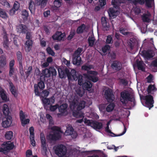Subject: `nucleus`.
<instances>
[{"label":"nucleus","mask_w":157,"mask_h":157,"mask_svg":"<svg viewBox=\"0 0 157 157\" xmlns=\"http://www.w3.org/2000/svg\"><path fill=\"white\" fill-rule=\"evenodd\" d=\"M16 56L19 62V65L22 64V56L21 52L18 51L16 53Z\"/></svg>","instance_id":"f704fd0d"},{"label":"nucleus","mask_w":157,"mask_h":157,"mask_svg":"<svg viewBox=\"0 0 157 157\" xmlns=\"http://www.w3.org/2000/svg\"><path fill=\"white\" fill-rule=\"evenodd\" d=\"M17 32L20 33L25 34L28 31V27L25 25L20 24L16 26Z\"/></svg>","instance_id":"4468645a"},{"label":"nucleus","mask_w":157,"mask_h":157,"mask_svg":"<svg viewBox=\"0 0 157 157\" xmlns=\"http://www.w3.org/2000/svg\"><path fill=\"white\" fill-rule=\"evenodd\" d=\"M58 72L59 77L60 78H63L66 75H67L68 79L69 80L71 79V75L69 70L67 69H66L64 70H63L61 68H59L58 69Z\"/></svg>","instance_id":"6e6552de"},{"label":"nucleus","mask_w":157,"mask_h":157,"mask_svg":"<svg viewBox=\"0 0 157 157\" xmlns=\"http://www.w3.org/2000/svg\"><path fill=\"white\" fill-rule=\"evenodd\" d=\"M83 76H82L80 75H78V84L81 86H82V84H83V79L82 78Z\"/></svg>","instance_id":"3c124183"},{"label":"nucleus","mask_w":157,"mask_h":157,"mask_svg":"<svg viewBox=\"0 0 157 157\" xmlns=\"http://www.w3.org/2000/svg\"><path fill=\"white\" fill-rule=\"evenodd\" d=\"M137 66L139 70L144 71V68L143 66V62L142 61H136Z\"/></svg>","instance_id":"79ce46f5"},{"label":"nucleus","mask_w":157,"mask_h":157,"mask_svg":"<svg viewBox=\"0 0 157 157\" xmlns=\"http://www.w3.org/2000/svg\"><path fill=\"white\" fill-rule=\"evenodd\" d=\"M110 48V46L106 44L102 48V50L103 52L105 53L108 50H109Z\"/></svg>","instance_id":"bf43d9fd"},{"label":"nucleus","mask_w":157,"mask_h":157,"mask_svg":"<svg viewBox=\"0 0 157 157\" xmlns=\"http://www.w3.org/2000/svg\"><path fill=\"white\" fill-rule=\"evenodd\" d=\"M65 36V34L64 33H56L52 36V38L53 40L60 41L64 40Z\"/></svg>","instance_id":"6ab92c4d"},{"label":"nucleus","mask_w":157,"mask_h":157,"mask_svg":"<svg viewBox=\"0 0 157 157\" xmlns=\"http://www.w3.org/2000/svg\"><path fill=\"white\" fill-rule=\"evenodd\" d=\"M67 105L66 103L60 105L58 108L59 112L63 115L67 114Z\"/></svg>","instance_id":"b1692460"},{"label":"nucleus","mask_w":157,"mask_h":157,"mask_svg":"<svg viewBox=\"0 0 157 157\" xmlns=\"http://www.w3.org/2000/svg\"><path fill=\"white\" fill-rule=\"evenodd\" d=\"M157 89L155 85L150 84L148 86L147 89V91L148 94H150L151 93V91H155Z\"/></svg>","instance_id":"4c0bfd02"},{"label":"nucleus","mask_w":157,"mask_h":157,"mask_svg":"<svg viewBox=\"0 0 157 157\" xmlns=\"http://www.w3.org/2000/svg\"><path fill=\"white\" fill-rule=\"evenodd\" d=\"M42 101L44 104V107L46 109L48 105H50L51 104L55 102V100L53 97H51L49 98L43 97L42 98Z\"/></svg>","instance_id":"9b49d317"},{"label":"nucleus","mask_w":157,"mask_h":157,"mask_svg":"<svg viewBox=\"0 0 157 157\" xmlns=\"http://www.w3.org/2000/svg\"><path fill=\"white\" fill-rule=\"evenodd\" d=\"M78 104L71 102L70 103V107L72 110L74 111L75 110L76 107L77 106Z\"/></svg>","instance_id":"5fc2aeb1"},{"label":"nucleus","mask_w":157,"mask_h":157,"mask_svg":"<svg viewBox=\"0 0 157 157\" xmlns=\"http://www.w3.org/2000/svg\"><path fill=\"white\" fill-rule=\"evenodd\" d=\"M47 52L49 54L52 56H54L55 53L52 48L50 47H48L46 49Z\"/></svg>","instance_id":"6e6d98bb"},{"label":"nucleus","mask_w":157,"mask_h":157,"mask_svg":"<svg viewBox=\"0 0 157 157\" xmlns=\"http://www.w3.org/2000/svg\"><path fill=\"white\" fill-rule=\"evenodd\" d=\"M93 85L91 82L88 81H86L82 85V88L84 90H89Z\"/></svg>","instance_id":"a878e982"},{"label":"nucleus","mask_w":157,"mask_h":157,"mask_svg":"<svg viewBox=\"0 0 157 157\" xmlns=\"http://www.w3.org/2000/svg\"><path fill=\"white\" fill-rule=\"evenodd\" d=\"M26 39L28 40L26 41L25 44L26 47L28 48V51L29 52L31 50V47L33 45V41L32 33L27 31L26 33Z\"/></svg>","instance_id":"423d86ee"},{"label":"nucleus","mask_w":157,"mask_h":157,"mask_svg":"<svg viewBox=\"0 0 157 157\" xmlns=\"http://www.w3.org/2000/svg\"><path fill=\"white\" fill-rule=\"evenodd\" d=\"M52 132L47 136L48 138L52 141H56L61 137L60 132L61 128L57 126H54L52 128Z\"/></svg>","instance_id":"f03ea898"},{"label":"nucleus","mask_w":157,"mask_h":157,"mask_svg":"<svg viewBox=\"0 0 157 157\" xmlns=\"http://www.w3.org/2000/svg\"><path fill=\"white\" fill-rule=\"evenodd\" d=\"M0 17L4 19H6L9 17L6 12L1 8H0Z\"/></svg>","instance_id":"72a5a7b5"},{"label":"nucleus","mask_w":157,"mask_h":157,"mask_svg":"<svg viewBox=\"0 0 157 157\" xmlns=\"http://www.w3.org/2000/svg\"><path fill=\"white\" fill-rule=\"evenodd\" d=\"M81 61L82 59L80 56L73 54L72 62L74 64L77 66L80 65Z\"/></svg>","instance_id":"4be33fe9"},{"label":"nucleus","mask_w":157,"mask_h":157,"mask_svg":"<svg viewBox=\"0 0 157 157\" xmlns=\"http://www.w3.org/2000/svg\"><path fill=\"white\" fill-rule=\"evenodd\" d=\"M29 8L31 13L34 14L35 10V4L32 0H30L29 2Z\"/></svg>","instance_id":"bb28decb"},{"label":"nucleus","mask_w":157,"mask_h":157,"mask_svg":"<svg viewBox=\"0 0 157 157\" xmlns=\"http://www.w3.org/2000/svg\"><path fill=\"white\" fill-rule=\"evenodd\" d=\"M26 115L24 114L23 111L22 110H20V111L19 116L20 120H22L25 119Z\"/></svg>","instance_id":"338daca9"},{"label":"nucleus","mask_w":157,"mask_h":157,"mask_svg":"<svg viewBox=\"0 0 157 157\" xmlns=\"http://www.w3.org/2000/svg\"><path fill=\"white\" fill-rule=\"evenodd\" d=\"M95 39L94 37L89 36L88 39V42L89 46L93 47L94 45Z\"/></svg>","instance_id":"a18cd8bd"},{"label":"nucleus","mask_w":157,"mask_h":157,"mask_svg":"<svg viewBox=\"0 0 157 157\" xmlns=\"http://www.w3.org/2000/svg\"><path fill=\"white\" fill-rule=\"evenodd\" d=\"M154 55L153 51L148 50L146 51L145 54V56L147 58L149 59L152 58Z\"/></svg>","instance_id":"a19ab883"},{"label":"nucleus","mask_w":157,"mask_h":157,"mask_svg":"<svg viewBox=\"0 0 157 157\" xmlns=\"http://www.w3.org/2000/svg\"><path fill=\"white\" fill-rule=\"evenodd\" d=\"M50 73L52 76H56L57 75V72L56 69L53 67L50 68Z\"/></svg>","instance_id":"680f3d73"},{"label":"nucleus","mask_w":157,"mask_h":157,"mask_svg":"<svg viewBox=\"0 0 157 157\" xmlns=\"http://www.w3.org/2000/svg\"><path fill=\"white\" fill-rule=\"evenodd\" d=\"M50 71V68L49 69L46 68L43 70L42 73L44 76V78H48L50 76L51 73Z\"/></svg>","instance_id":"e433bc0d"},{"label":"nucleus","mask_w":157,"mask_h":157,"mask_svg":"<svg viewBox=\"0 0 157 157\" xmlns=\"http://www.w3.org/2000/svg\"><path fill=\"white\" fill-rule=\"evenodd\" d=\"M124 130L123 132L122 133H121L119 134H118L117 135H116V134H114L111 131V132H110L109 133L111 134V136H120L122 135H123L124 133H125L126 132V127H125V126L124 125Z\"/></svg>","instance_id":"603ef678"},{"label":"nucleus","mask_w":157,"mask_h":157,"mask_svg":"<svg viewBox=\"0 0 157 157\" xmlns=\"http://www.w3.org/2000/svg\"><path fill=\"white\" fill-rule=\"evenodd\" d=\"M71 75V79L69 80H74L77 81L78 80V75H77L75 71L74 70H71V72H70Z\"/></svg>","instance_id":"2f4dec72"},{"label":"nucleus","mask_w":157,"mask_h":157,"mask_svg":"<svg viewBox=\"0 0 157 157\" xmlns=\"http://www.w3.org/2000/svg\"><path fill=\"white\" fill-rule=\"evenodd\" d=\"M132 2L135 5H136L138 4L143 5L145 3V0H133Z\"/></svg>","instance_id":"de8ad7c7"},{"label":"nucleus","mask_w":157,"mask_h":157,"mask_svg":"<svg viewBox=\"0 0 157 157\" xmlns=\"http://www.w3.org/2000/svg\"><path fill=\"white\" fill-rule=\"evenodd\" d=\"M75 34V30H71L69 35L67 36V39L68 40H71Z\"/></svg>","instance_id":"49530a36"},{"label":"nucleus","mask_w":157,"mask_h":157,"mask_svg":"<svg viewBox=\"0 0 157 157\" xmlns=\"http://www.w3.org/2000/svg\"><path fill=\"white\" fill-rule=\"evenodd\" d=\"M90 126L95 129L100 130L103 127V124L101 122L93 121Z\"/></svg>","instance_id":"5701e85b"},{"label":"nucleus","mask_w":157,"mask_h":157,"mask_svg":"<svg viewBox=\"0 0 157 157\" xmlns=\"http://www.w3.org/2000/svg\"><path fill=\"white\" fill-rule=\"evenodd\" d=\"M2 110L4 115L6 117H7V116H10L9 115L10 113L9 109L7 105L6 104L3 105Z\"/></svg>","instance_id":"c756f323"},{"label":"nucleus","mask_w":157,"mask_h":157,"mask_svg":"<svg viewBox=\"0 0 157 157\" xmlns=\"http://www.w3.org/2000/svg\"><path fill=\"white\" fill-rule=\"evenodd\" d=\"M111 67L113 69L119 71L121 70L122 68V64L121 62L117 60H114L113 61Z\"/></svg>","instance_id":"a211bd4d"},{"label":"nucleus","mask_w":157,"mask_h":157,"mask_svg":"<svg viewBox=\"0 0 157 157\" xmlns=\"http://www.w3.org/2000/svg\"><path fill=\"white\" fill-rule=\"evenodd\" d=\"M74 132V129L71 126H69L67 127L66 130L65 132V133L67 135H71L72 137L73 136V138H75L77 137V134L76 133H75L73 135Z\"/></svg>","instance_id":"393cba45"},{"label":"nucleus","mask_w":157,"mask_h":157,"mask_svg":"<svg viewBox=\"0 0 157 157\" xmlns=\"http://www.w3.org/2000/svg\"><path fill=\"white\" fill-rule=\"evenodd\" d=\"M48 0H37V4L40 6L41 8H44L46 5Z\"/></svg>","instance_id":"473e14b6"},{"label":"nucleus","mask_w":157,"mask_h":157,"mask_svg":"<svg viewBox=\"0 0 157 157\" xmlns=\"http://www.w3.org/2000/svg\"><path fill=\"white\" fill-rule=\"evenodd\" d=\"M41 147L42 150L45 152L47 151V144L44 134L41 133L40 134Z\"/></svg>","instance_id":"2eb2a0df"},{"label":"nucleus","mask_w":157,"mask_h":157,"mask_svg":"<svg viewBox=\"0 0 157 157\" xmlns=\"http://www.w3.org/2000/svg\"><path fill=\"white\" fill-rule=\"evenodd\" d=\"M82 50V48H78L77 49L75 52L74 54L77 56H80L81 54Z\"/></svg>","instance_id":"e2e57ef3"},{"label":"nucleus","mask_w":157,"mask_h":157,"mask_svg":"<svg viewBox=\"0 0 157 157\" xmlns=\"http://www.w3.org/2000/svg\"><path fill=\"white\" fill-rule=\"evenodd\" d=\"M150 14H144L142 17V19L143 22H149L150 21L149 17Z\"/></svg>","instance_id":"c9c22d12"},{"label":"nucleus","mask_w":157,"mask_h":157,"mask_svg":"<svg viewBox=\"0 0 157 157\" xmlns=\"http://www.w3.org/2000/svg\"><path fill=\"white\" fill-rule=\"evenodd\" d=\"M7 63L6 56L5 55L0 56V68H3L5 67Z\"/></svg>","instance_id":"412c9836"},{"label":"nucleus","mask_w":157,"mask_h":157,"mask_svg":"<svg viewBox=\"0 0 157 157\" xmlns=\"http://www.w3.org/2000/svg\"><path fill=\"white\" fill-rule=\"evenodd\" d=\"M86 102L83 100L80 101L78 102V105L76 108L77 110L79 111L83 109L85 107Z\"/></svg>","instance_id":"c85d7f7f"},{"label":"nucleus","mask_w":157,"mask_h":157,"mask_svg":"<svg viewBox=\"0 0 157 157\" xmlns=\"http://www.w3.org/2000/svg\"><path fill=\"white\" fill-rule=\"evenodd\" d=\"M21 124L22 126H25L26 124H27L28 123H29L30 120L29 119L22 120H21Z\"/></svg>","instance_id":"69168bd1"},{"label":"nucleus","mask_w":157,"mask_h":157,"mask_svg":"<svg viewBox=\"0 0 157 157\" xmlns=\"http://www.w3.org/2000/svg\"><path fill=\"white\" fill-rule=\"evenodd\" d=\"M42 76H41L40 80L37 84H35L34 85V93L36 95L39 96L40 93L38 90V88L40 90H42L45 87V85L44 81L41 80Z\"/></svg>","instance_id":"39448f33"},{"label":"nucleus","mask_w":157,"mask_h":157,"mask_svg":"<svg viewBox=\"0 0 157 157\" xmlns=\"http://www.w3.org/2000/svg\"><path fill=\"white\" fill-rule=\"evenodd\" d=\"M0 95L2 99L5 102L9 101V98H8L6 93L2 88L0 87Z\"/></svg>","instance_id":"aec40b11"},{"label":"nucleus","mask_w":157,"mask_h":157,"mask_svg":"<svg viewBox=\"0 0 157 157\" xmlns=\"http://www.w3.org/2000/svg\"><path fill=\"white\" fill-rule=\"evenodd\" d=\"M78 104L71 102L70 103V107L72 110L74 111L75 110L76 107L77 106Z\"/></svg>","instance_id":"864d4df0"},{"label":"nucleus","mask_w":157,"mask_h":157,"mask_svg":"<svg viewBox=\"0 0 157 157\" xmlns=\"http://www.w3.org/2000/svg\"><path fill=\"white\" fill-rule=\"evenodd\" d=\"M22 15L24 20H27L29 16L28 11L26 10H23L22 11Z\"/></svg>","instance_id":"c03bdc74"},{"label":"nucleus","mask_w":157,"mask_h":157,"mask_svg":"<svg viewBox=\"0 0 157 157\" xmlns=\"http://www.w3.org/2000/svg\"><path fill=\"white\" fill-rule=\"evenodd\" d=\"M86 29V25L84 24L79 26L77 28L76 33L78 34L83 33Z\"/></svg>","instance_id":"7c9ffc66"},{"label":"nucleus","mask_w":157,"mask_h":157,"mask_svg":"<svg viewBox=\"0 0 157 157\" xmlns=\"http://www.w3.org/2000/svg\"><path fill=\"white\" fill-rule=\"evenodd\" d=\"M12 118L11 116H7L6 117V120L2 122V125L4 128H7L10 127L12 124Z\"/></svg>","instance_id":"ddd939ff"},{"label":"nucleus","mask_w":157,"mask_h":157,"mask_svg":"<svg viewBox=\"0 0 157 157\" xmlns=\"http://www.w3.org/2000/svg\"><path fill=\"white\" fill-rule=\"evenodd\" d=\"M53 4L55 7L59 8L63 5L62 0H54Z\"/></svg>","instance_id":"58836bf2"},{"label":"nucleus","mask_w":157,"mask_h":157,"mask_svg":"<svg viewBox=\"0 0 157 157\" xmlns=\"http://www.w3.org/2000/svg\"><path fill=\"white\" fill-rule=\"evenodd\" d=\"M154 0H145L146 6L148 8L151 7V3Z\"/></svg>","instance_id":"13d9d810"},{"label":"nucleus","mask_w":157,"mask_h":157,"mask_svg":"<svg viewBox=\"0 0 157 157\" xmlns=\"http://www.w3.org/2000/svg\"><path fill=\"white\" fill-rule=\"evenodd\" d=\"M115 105L114 103H111L106 108V111L108 112H111L114 109Z\"/></svg>","instance_id":"37998d69"},{"label":"nucleus","mask_w":157,"mask_h":157,"mask_svg":"<svg viewBox=\"0 0 157 157\" xmlns=\"http://www.w3.org/2000/svg\"><path fill=\"white\" fill-rule=\"evenodd\" d=\"M59 105L58 104H56L54 105H52V104L50 105V109L52 111H54L56 109L59 108Z\"/></svg>","instance_id":"0e129e2a"},{"label":"nucleus","mask_w":157,"mask_h":157,"mask_svg":"<svg viewBox=\"0 0 157 157\" xmlns=\"http://www.w3.org/2000/svg\"><path fill=\"white\" fill-rule=\"evenodd\" d=\"M33 68L32 66H29L28 68L26 71L25 72L26 78H27L32 72Z\"/></svg>","instance_id":"4d7b16f0"},{"label":"nucleus","mask_w":157,"mask_h":157,"mask_svg":"<svg viewBox=\"0 0 157 157\" xmlns=\"http://www.w3.org/2000/svg\"><path fill=\"white\" fill-rule=\"evenodd\" d=\"M108 12L109 17L112 19L116 18L120 13L119 11L112 8H109Z\"/></svg>","instance_id":"f8f14e48"},{"label":"nucleus","mask_w":157,"mask_h":157,"mask_svg":"<svg viewBox=\"0 0 157 157\" xmlns=\"http://www.w3.org/2000/svg\"><path fill=\"white\" fill-rule=\"evenodd\" d=\"M113 40L112 37L110 35H109L107 36L106 40V44H112L113 43Z\"/></svg>","instance_id":"09e8293b"},{"label":"nucleus","mask_w":157,"mask_h":157,"mask_svg":"<svg viewBox=\"0 0 157 157\" xmlns=\"http://www.w3.org/2000/svg\"><path fill=\"white\" fill-rule=\"evenodd\" d=\"M49 94V91L47 90H45L42 91L41 93H40V94L39 96L40 95L42 98L43 97H45V98H46L48 96Z\"/></svg>","instance_id":"8fccbe9b"},{"label":"nucleus","mask_w":157,"mask_h":157,"mask_svg":"<svg viewBox=\"0 0 157 157\" xmlns=\"http://www.w3.org/2000/svg\"><path fill=\"white\" fill-rule=\"evenodd\" d=\"M30 139L31 144L33 147L36 146V142L34 139V136H30Z\"/></svg>","instance_id":"774afa93"},{"label":"nucleus","mask_w":157,"mask_h":157,"mask_svg":"<svg viewBox=\"0 0 157 157\" xmlns=\"http://www.w3.org/2000/svg\"><path fill=\"white\" fill-rule=\"evenodd\" d=\"M13 132L12 131H7L5 135V136L6 139L10 140L13 138Z\"/></svg>","instance_id":"ea45409f"},{"label":"nucleus","mask_w":157,"mask_h":157,"mask_svg":"<svg viewBox=\"0 0 157 157\" xmlns=\"http://www.w3.org/2000/svg\"><path fill=\"white\" fill-rule=\"evenodd\" d=\"M8 82L9 84L10 91L14 97L17 98L18 96V93L15 86L10 81H9Z\"/></svg>","instance_id":"f3484780"},{"label":"nucleus","mask_w":157,"mask_h":157,"mask_svg":"<svg viewBox=\"0 0 157 157\" xmlns=\"http://www.w3.org/2000/svg\"><path fill=\"white\" fill-rule=\"evenodd\" d=\"M145 99L146 101L145 104L149 109L153 107L154 101L152 95L150 94L146 95L145 97Z\"/></svg>","instance_id":"9d476101"},{"label":"nucleus","mask_w":157,"mask_h":157,"mask_svg":"<svg viewBox=\"0 0 157 157\" xmlns=\"http://www.w3.org/2000/svg\"><path fill=\"white\" fill-rule=\"evenodd\" d=\"M91 74L87 75L84 74L85 76L88 79L94 82H96L98 80V78L97 76H95L96 75H91Z\"/></svg>","instance_id":"cd10ccee"},{"label":"nucleus","mask_w":157,"mask_h":157,"mask_svg":"<svg viewBox=\"0 0 157 157\" xmlns=\"http://www.w3.org/2000/svg\"><path fill=\"white\" fill-rule=\"evenodd\" d=\"M93 68V66L91 65H84L82 66L81 69L82 70L87 71V74H86L87 75L91 74L93 75H97L98 74L97 72L95 71H90V70Z\"/></svg>","instance_id":"1a4fd4ad"},{"label":"nucleus","mask_w":157,"mask_h":157,"mask_svg":"<svg viewBox=\"0 0 157 157\" xmlns=\"http://www.w3.org/2000/svg\"><path fill=\"white\" fill-rule=\"evenodd\" d=\"M101 22L103 28L106 31L108 30L110 27L108 19L105 17H102L101 18Z\"/></svg>","instance_id":"dca6fc26"},{"label":"nucleus","mask_w":157,"mask_h":157,"mask_svg":"<svg viewBox=\"0 0 157 157\" xmlns=\"http://www.w3.org/2000/svg\"><path fill=\"white\" fill-rule=\"evenodd\" d=\"M105 98L108 102H112L114 99V95L112 90L110 89H108L105 92Z\"/></svg>","instance_id":"0eeeda50"},{"label":"nucleus","mask_w":157,"mask_h":157,"mask_svg":"<svg viewBox=\"0 0 157 157\" xmlns=\"http://www.w3.org/2000/svg\"><path fill=\"white\" fill-rule=\"evenodd\" d=\"M1 3L3 6H6L7 8H9L10 7V4L6 0H2L1 1Z\"/></svg>","instance_id":"052dcab7"},{"label":"nucleus","mask_w":157,"mask_h":157,"mask_svg":"<svg viewBox=\"0 0 157 157\" xmlns=\"http://www.w3.org/2000/svg\"><path fill=\"white\" fill-rule=\"evenodd\" d=\"M56 154L59 157L65 155L67 152L66 147L62 144H58L54 147Z\"/></svg>","instance_id":"20e7f679"},{"label":"nucleus","mask_w":157,"mask_h":157,"mask_svg":"<svg viewBox=\"0 0 157 157\" xmlns=\"http://www.w3.org/2000/svg\"><path fill=\"white\" fill-rule=\"evenodd\" d=\"M1 145L2 147H0V152L4 154L8 153L14 147L13 142L10 141L4 142Z\"/></svg>","instance_id":"7ed1b4c3"},{"label":"nucleus","mask_w":157,"mask_h":157,"mask_svg":"<svg viewBox=\"0 0 157 157\" xmlns=\"http://www.w3.org/2000/svg\"><path fill=\"white\" fill-rule=\"evenodd\" d=\"M120 100L122 103L124 105H126L129 101L132 102V106H134L136 105L134 97L128 91H123L121 92Z\"/></svg>","instance_id":"f257e3e1"}]
</instances>
